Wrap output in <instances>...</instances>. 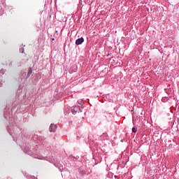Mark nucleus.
I'll use <instances>...</instances> for the list:
<instances>
[{"label": "nucleus", "mask_w": 179, "mask_h": 179, "mask_svg": "<svg viewBox=\"0 0 179 179\" xmlns=\"http://www.w3.org/2000/svg\"><path fill=\"white\" fill-rule=\"evenodd\" d=\"M83 41H85V39L81 37L76 41V45H80Z\"/></svg>", "instance_id": "f257e3e1"}, {"label": "nucleus", "mask_w": 179, "mask_h": 179, "mask_svg": "<svg viewBox=\"0 0 179 179\" xmlns=\"http://www.w3.org/2000/svg\"><path fill=\"white\" fill-rule=\"evenodd\" d=\"M55 129H57L56 124H52L50 127V132H55Z\"/></svg>", "instance_id": "f03ea898"}, {"label": "nucleus", "mask_w": 179, "mask_h": 179, "mask_svg": "<svg viewBox=\"0 0 179 179\" xmlns=\"http://www.w3.org/2000/svg\"><path fill=\"white\" fill-rule=\"evenodd\" d=\"M137 131H138V128H136L135 127L132 128V132L136 133Z\"/></svg>", "instance_id": "7ed1b4c3"}, {"label": "nucleus", "mask_w": 179, "mask_h": 179, "mask_svg": "<svg viewBox=\"0 0 179 179\" xmlns=\"http://www.w3.org/2000/svg\"><path fill=\"white\" fill-rule=\"evenodd\" d=\"M32 72H33V70H31V68H30L29 69L28 75H31Z\"/></svg>", "instance_id": "20e7f679"}, {"label": "nucleus", "mask_w": 179, "mask_h": 179, "mask_svg": "<svg viewBox=\"0 0 179 179\" xmlns=\"http://www.w3.org/2000/svg\"><path fill=\"white\" fill-rule=\"evenodd\" d=\"M72 111H76V113H78V107H74V108L72 109Z\"/></svg>", "instance_id": "39448f33"}, {"label": "nucleus", "mask_w": 179, "mask_h": 179, "mask_svg": "<svg viewBox=\"0 0 179 179\" xmlns=\"http://www.w3.org/2000/svg\"><path fill=\"white\" fill-rule=\"evenodd\" d=\"M52 41H54V38H52Z\"/></svg>", "instance_id": "423d86ee"}]
</instances>
